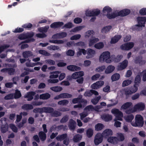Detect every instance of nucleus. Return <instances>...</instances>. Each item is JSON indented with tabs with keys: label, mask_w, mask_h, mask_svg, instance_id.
Segmentation results:
<instances>
[{
	"label": "nucleus",
	"mask_w": 146,
	"mask_h": 146,
	"mask_svg": "<svg viewBox=\"0 0 146 146\" xmlns=\"http://www.w3.org/2000/svg\"><path fill=\"white\" fill-rule=\"evenodd\" d=\"M111 9L108 7H106L103 9L104 13L107 12L108 14L107 16L109 19H113L118 16H125L128 15L130 13V11L128 9H124L119 11H115L112 13H110Z\"/></svg>",
	"instance_id": "f257e3e1"
},
{
	"label": "nucleus",
	"mask_w": 146,
	"mask_h": 146,
	"mask_svg": "<svg viewBox=\"0 0 146 146\" xmlns=\"http://www.w3.org/2000/svg\"><path fill=\"white\" fill-rule=\"evenodd\" d=\"M114 60V55H111L110 52L105 51L102 53L99 58V62L101 63L105 62L106 63L110 64Z\"/></svg>",
	"instance_id": "f03ea898"
},
{
	"label": "nucleus",
	"mask_w": 146,
	"mask_h": 146,
	"mask_svg": "<svg viewBox=\"0 0 146 146\" xmlns=\"http://www.w3.org/2000/svg\"><path fill=\"white\" fill-rule=\"evenodd\" d=\"M94 32L92 30H88L86 31L85 35V37L86 38L91 37L89 40V46L90 47L93 46L94 43L99 41V39L93 36L94 35Z\"/></svg>",
	"instance_id": "7ed1b4c3"
},
{
	"label": "nucleus",
	"mask_w": 146,
	"mask_h": 146,
	"mask_svg": "<svg viewBox=\"0 0 146 146\" xmlns=\"http://www.w3.org/2000/svg\"><path fill=\"white\" fill-rule=\"evenodd\" d=\"M82 53L84 55L87 53L86 58L88 59L93 57L96 54V52L95 50L91 48L88 49L87 51L84 49L79 48L77 52V56H80L82 55Z\"/></svg>",
	"instance_id": "20e7f679"
},
{
	"label": "nucleus",
	"mask_w": 146,
	"mask_h": 146,
	"mask_svg": "<svg viewBox=\"0 0 146 146\" xmlns=\"http://www.w3.org/2000/svg\"><path fill=\"white\" fill-rule=\"evenodd\" d=\"M102 108L101 106H96L94 108L92 106L90 105L86 107L84 109V112L80 114L81 119L83 120L84 118L87 116L88 113L92 111L95 110L97 111H99V110Z\"/></svg>",
	"instance_id": "39448f33"
},
{
	"label": "nucleus",
	"mask_w": 146,
	"mask_h": 146,
	"mask_svg": "<svg viewBox=\"0 0 146 146\" xmlns=\"http://www.w3.org/2000/svg\"><path fill=\"white\" fill-rule=\"evenodd\" d=\"M138 25H135L132 27L133 29L137 31L141 30L142 27H144L146 22V17H139L137 18Z\"/></svg>",
	"instance_id": "423d86ee"
},
{
	"label": "nucleus",
	"mask_w": 146,
	"mask_h": 146,
	"mask_svg": "<svg viewBox=\"0 0 146 146\" xmlns=\"http://www.w3.org/2000/svg\"><path fill=\"white\" fill-rule=\"evenodd\" d=\"M135 122H131V124L134 127H142L144 121L142 117L140 115H137L135 118Z\"/></svg>",
	"instance_id": "0eeeda50"
},
{
	"label": "nucleus",
	"mask_w": 146,
	"mask_h": 146,
	"mask_svg": "<svg viewBox=\"0 0 146 146\" xmlns=\"http://www.w3.org/2000/svg\"><path fill=\"white\" fill-rule=\"evenodd\" d=\"M111 112L115 116V120L117 119L119 121L122 120L123 113L118 109L116 108L113 109L111 110Z\"/></svg>",
	"instance_id": "6e6552de"
},
{
	"label": "nucleus",
	"mask_w": 146,
	"mask_h": 146,
	"mask_svg": "<svg viewBox=\"0 0 146 146\" xmlns=\"http://www.w3.org/2000/svg\"><path fill=\"white\" fill-rule=\"evenodd\" d=\"M139 86L134 84L133 86H131L129 88H127L125 89V94L126 95H131L136 92L138 90Z\"/></svg>",
	"instance_id": "1a4fd4ad"
},
{
	"label": "nucleus",
	"mask_w": 146,
	"mask_h": 146,
	"mask_svg": "<svg viewBox=\"0 0 146 146\" xmlns=\"http://www.w3.org/2000/svg\"><path fill=\"white\" fill-rule=\"evenodd\" d=\"M84 74V72L82 71L75 72L73 73L71 76H68L67 77V79L69 80L72 79H76L83 76Z\"/></svg>",
	"instance_id": "9d476101"
},
{
	"label": "nucleus",
	"mask_w": 146,
	"mask_h": 146,
	"mask_svg": "<svg viewBox=\"0 0 146 146\" xmlns=\"http://www.w3.org/2000/svg\"><path fill=\"white\" fill-rule=\"evenodd\" d=\"M65 76V74L64 73L62 72L60 73L58 79H49L48 80V82L50 83H57L59 82V80L61 81L63 80Z\"/></svg>",
	"instance_id": "9b49d317"
},
{
	"label": "nucleus",
	"mask_w": 146,
	"mask_h": 146,
	"mask_svg": "<svg viewBox=\"0 0 146 146\" xmlns=\"http://www.w3.org/2000/svg\"><path fill=\"white\" fill-rule=\"evenodd\" d=\"M134 44L133 42H129L122 44L120 46V48L122 50H129L134 46Z\"/></svg>",
	"instance_id": "f8f14e48"
},
{
	"label": "nucleus",
	"mask_w": 146,
	"mask_h": 146,
	"mask_svg": "<svg viewBox=\"0 0 146 146\" xmlns=\"http://www.w3.org/2000/svg\"><path fill=\"white\" fill-rule=\"evenodd\" d=\"M134 107L136 111H140L144 110L145 108V105L143 103L140 102L135 104Z\"/></svg>",
	"instance_id": "ddd939ff"
},
{
	"label": "nucleus",
	"mask_w": 146,
	"mask_h": 146,
	"mask_svg": "<svg viewBox=\"0 0 146 146\" xmlns=\"http://www.w3.org/2000/svg\"><path fill=\"white\" fill-rule=\"evenodd\" d=\"M128 64V61L125 60L121 62L117 66V69L118 71L122 70L127 66Z\"/></svg>",
	"instance_id": "4468645a"
},
{
	"label": "nucleus",
	"mask_w": 146,
	"mask_h": 146,
	"mask_svg": "<svg viewBox=\"0 0 146 146\" xmlns=\"http://www.w3.org/2000/svg\"><path fill=\"white\" fill-rule=\"evenodd\" d=\"M103 137L101 133H99L97 134L95 136L94 139L95 145H97L101 143L102 141Z\"/></svg>",
	"instance_id": "2eb2a0df"
},
{
	"label": "nucleus",
	"mask_w": 146,
	"mask_h": 146,
	"mask_svg": "<svg viewBox=\"0 0 146 146\" xmlns=\"http://www.w3.org/2000/svg\"><path fill=\"white\" fill-rule=\"evenodd\" d=\"M104 84V82L103 81H98L92 84L91 87L93 89L97 90L102 87Z\"/></svg>",
	"instance_id": "dca6fc26"
},
{
	"label": "nucleus",
	"mask_w": 146,
	"mask_h": 146,
	"mask_svg": "<svg viewBox=\"0 0 146 146\" xmlns=\"http://www.w3.org/2000/svg\"><path fill=\"white\" fill-rule=\"evenodd\" d=\"M100 11L99 10L94 9L93 10H87L86 11L85 14L87 16H96L99 15Z\"/></svg>",
	"instance_id": "f3484780"
},
{
	"label": "nucleus",
	"mask_w": 146,
	"mask_h": 146,
	"mask_svg": "<svg viewBox=\"0 0 146 146\" xmlns=\"http://www.w3.org/2000/svg\"><path fill=\"white\" fill-rule=\"evenodd\" d=\"M66 137L67 135L66 134H64L57 136L56 138L57 139L58 141H61L63 139H64V143L66 145H67L68 144L69 140Z\"/></svg>",
	"instance_id": "a211bd4d"
},
{
	"label": "nucleus",
	"mask_w": 146,
	"mask_h": 146,
	"mask_svg": "<svg viewBox=\"0 0 146 146\" xmlns=\"http://www.w3.org/2000/svg\"><path fill=\"white\" fill-rule=\"evenodd\" d=\"M112 131L110 129H105L102 133V135L104 138H107L109 136L113 135Z\"/></svg>",
	"instance_id": "6ab92c4d"
},
{
	"label": "nucleus",
	"mask_w": 146,
	"mask_h": 146,
	"mask_svg": "<svg viewBox=\"0 0 146 146\" xmlns=\"http://www.w3.org/2000/svg\"><path fill=\"white\" fill-rule=\"evenodd\" d=\"M71 94L67 93H63L60 94L59 95L56 96L54 99L58 100L60 98H70L72 97Z\"/></svg>",
	"instance_id": "aec40b11"
},
{
	"label": "nucleus",
	"mask_w": 146,
	"mask_h": 146,
	"mask_svg": "<svg viewBox=\"0 0 146 146\" xmlns=\"http://www.w3.org/2000/svg\"><path fill=\"white\" fill-rule=\"evenodd\" d=\"M115 69V67L112 65H110L108 66L105 70L106 74H110Z\"/></svg>",
	"instance_id": "412c9836"
},
{
	"label": "nucleus",
	"mask_w": 146,
	"mask_h": 146,
	"mask_svg": "<svg viewBox=\"0 0 146 146\" xmlns=\"http://www.w3.org/2000/svg\"><path fill=\"white\" fill-rule=\"evenodd\" d=\"M34 35V33L33 32L28 33L25 34H22L20 35L18 37L20 39H24L26 38H29L32 37Z\"/></svg>",
	"instance_id": "4be33fe9"
},
{
	"label": "nucleus",
	"mask_w": 146,
	"mask_h": 146,
	"mask_svg": "<svg viewBox=\"0 0 146 146\" xmlns=\"http://www.w3.org/2000/svg\"><path fill=\"white\" fill-rule=\"evenodd\" d=\"M121 35H116L112 37L110 42L111 44H115L121 39Z\"/></svg>",
	"instance_id": "5701e85b"
},
{
	"label": "nucleus",
	"mask_w": 146,
	"mask_h": 146,
	"mask_svg": "<svg viewBox=\"0 0 146 146\" xmlns=\"http://www.w3.org/2000/svg\"><path fill=\"white\" fill-rule=\"evenodd\" d=\"M60 73V72L56 71L50 72V75L49 76V78L50 79H57L58 76L59 74Z\"/></svg>",
	"instance_id": "b1692460"
},
{
	"label": "nucleus",
	"mask_w": 146,
	"mask_h": 146,
	"mask_svg": "<svg viewBox=\"0 0 146 146\" xmlns=\"http://www.w3.org/2000/svg\"><path fill=\"white\" fill-rule=\"evenodd\" d=\"M101 118L106 121H108L112 120V116L109 114H104L101 116Z\"/></svg>",
	"instance_id": "393cba45"
},
{
	"label": "nucleus",
	"mask_w": 146,
	"mask_h": 146,
	"mask_svg": "<svg viewBox=\"0 0 146 146\" xmlns=\"http://www.w3.org/2000/svg\"><path fill=\"white\" fill-rule=\"evenodd\" d=\"M35 93L33 92H28L24 96L25 98H27L28 101H30L33 98V96L35 95Z\"/></svg>",
	"instance_id": "a878e982"
},
{
	"label": "nucleus",
	"mask_w": 146,
	"mask_h": 146,
	"mask_svg": "<svg viewBox=\"0 0 146 146\" xmlns=\"http://www.w3.org/2000/svg\"><path fill=\"white\" fill-rule=\"evenodd\" d=\"M67 69L72 71H75L80 70L81 69L80 67L74 65H70L67 66Z\"/></svg>",
	"instance_id": "bb28decb"
},
{
	"label": "nucleus",
	"mask_w": 146,
	"mask_h": 146,
	"mask_svg": "<svg viewBox=\"0 0 146 146\" xmlns=\"http://www.w3.org/2000/svg\"><path fill=\"white\" fill-rule=\"evenodd\" d=\"M108 141L112 143H115L118 142V139L117 137L113 136H111L108 138Z\"/></svg>",
	"instance_id": "cd10ccee"
},
{
	"label": "nucleus",
	"mask_w": 146,
	"mask_h": 146,
	"mask_svg": "<svg viewBox=\"0 0 146 146\" xmlns=\"http://www.w3.org/2000/svg\"><path fill=\"white\" fill-rule=\"evenodd\" d=\"M134 62L135 63L139 64L140 65L143 64L145 63V61L142 60L141 57L140 56L136 58L135 59Z\"/></svg>",
	"instance_id": "c85d7f7f"
},
{
	"label": "nucleus",
	"mask_w": 146,
	"mask_h": 146,
	"mask_svg": "<svg viewBox=\"0 0 146 146\" xmlns=\"http://www.w3.org/2000/svg\"><path fill=\"white\" fill-rule=\"evenodd\" d=\"M111 26H107L102 28L101 30V32L103 33H107L111 29Z\"/></svg>",
	"instance_id": "c756f323"
},
{
	"label": "nucleus",
	"mask_w": 146,
	"mask_h": 146,
	"mask_svg": "<svg viewBox=\"0 0 146 146\" xmlns=\"http://www.w3.org/2000/svg\"><path fill=\"white\" fill-rule=\"evenodd\" d=\"M132 104L131 102H129L124 104L121 107V109L122 110H124L127 109L132 106Z\"/></svg>",
	"instance_id": "7c9ffc66"
},
{
	"label": "nucleus",
	"mask_w": 146,
	"mask_h": 146,
	"mask_svg": "<svg viewBox=\"0 0 146 146\" xmlns=\"http://www.w3.org/2000/svg\"><path fill=\"white\" fill-rule=\"evenodd\" d=\"M141 73H139L136 76L134 81V84L137 85L139 86V84L141 81V78L140 76H141Z\"/></svg>",
	"instance_id": "2f4dec72"
},
{
	"label": "nucleus",
	"mask_w": 146,
	"mask_h": 146,
	"mask_svg": "<svg viewBox=\"0 0 146 146\" xmlns=\"http://www.w3.org/2000/svg\"><path fill=\"white\" fill-rule=\"evenodd\" d=\"M94 47L97 49H101L103 48L104 47V43L102 42H100L94 45Z\"/></svg>",
	"instance_id": "473e14b6"
},
{
	"label": "nucleus",
	"mask_w": 146,
	"mask_h": 146,
	"mask_svg": "<svg viewBox=\"0 0 146 146\" xmlns=\"http://www.w3.org/2000/svg\"><path fill=\"white\" fill-rule=\"evenodd\" d=\"M120 78V75L117 73H115L113 74L111 77V79L112 82L117 81Z\"/></svg>",
	"instance_id": "72a5a7b5"
},
{
	"label": "nucleus",
	"mask_w": 146,
	"mask_h": 146,
	"mask_svg": "<svg viewBox=\"0 0 146 146\" xmlns=\"http://www.w3.org/2000/svg\"><path fill=\"white\" fill-rule=\"evenodd\" d=\"M63 25V23L61 22H54L51 24L50 27L52 28H56L60 27Z\"/></svg>",
	"instance_id": "f704fd0d"
},
{
	"label": "nucleus",
	"mask_w": 146,
	"mask_h": 146,
	"mask_svg": "<svg viewBox=\"0 0 146 146\" xmlns=\"http://www.w3.org/2000/svg\"><path fill=\"white\" fill-rule=\"evenodd\" d=\"M78 102H80L81 103H84L85 104L87 103V101L86 100H81L80 98H75L73 100L72 102L74 104H76Z\"/></svg>",
	"instance_id": "c9c22d12"
},
{
	"label": "nucleus",
	"mask_w": 146,
	"mask_h": 146,
	"mask_svg": "<svg viewBox=\"0 0 146 146\" xmlns=\"http://www.w3.org/2000/svg\"><path fill=\"white\" fill-rule=\"evenodd\" d=\"M50 89L52 91L55 92H58L61 91L63 89L60 86H55L51 87Z\"/></svg>",
	"instance_id": "e433bc0d"
},
{
	"label": "nucleus",
	"mask_w": 146,
	"mask_h": 146,
	"mask_svg": "<svg viewBox=\"0 0 146 146\" xmlns=\"http://www.w3.org/2000/svg\"><path fill=\"white\" fill-rule=\"evenodd\" d=\"M132 82V81L129 79H126L124 80L122 84L123 87L127 86L130 85Z\"/></svg>",
	"instance_id": "4c0bfd02"
},
{
	"label": "nucleus",
	"mask_w": 146,
	"mask_h": 146,
	"mask_svg": "<svg viewBox=\"0 0 146 146\" xmlns=\"http://www.w3.org/2000/svg\"><path fill=\"white\" fill-rule=\"evenodd\" d=\"M126 121L128 122H132L131 121L134 118V116L132 114L125 116L124 117Z\"/></svg>",
	"instance_id": "58836bf2"
},
{
	"label": "nucleus",
	"mask_w": 146,
	"mask_h": 146,
	"mask_svg": "<svg viewBox=\"0 0 146 146\" xmlns=\"http://www.w3.org/2000/svg\"><path fill=\"white\" fill-rule=\"evenodd\" d=\"M104 127V125L100 123H98L96 124L95 127V129L96 131H99L101 130Z\"/></svg>",
	"instance_id": "ea45409f"
},
{
	"label": "nucleus",
	"mask_w": 146,
	"mask_h": 146,
	"mask_svg": "<svg viewBox=\"0 0 146 146\" xmlns=\"http://www.w3.org/2000/svg\"><path fill=\"white\" fill-rule=\"evenodd\" d=\"M76 125V123L74 120H70L69 124V127L71 129H74Z\"/></svg>",
	"instance_id": "a19ab883"
},
{
	"label": "nucleus",
	"mask_w": 146,
	"mask_h": 146,
	"mask_svg": "<svg viewBox=\"0 0 146 146\" xmlns=\"http://www.w3.org/2000/svg\"><path fill=\"white\" fill-rule=\"evenodd\" d=\"M50 97V94L47 93L41 94L39 96L40 98L42 100H46Z\"/></svg>",
	"instance_id": "79ce46f5"
},
{
	"label": "nucleus",
	"mask_w": 146,
	"mask_h": 146,
	"mask_svg": "<svg viewBox=\"0 0 146 146\" xmlns=\"http://www.w3.org/2000/svg\"><path fill=\"white\" fill-rule=\"evenodd\" d=\"M42 64V63L40 62H38L36 63H31L30 61L29 62H27L26 63V64L27 66L28 67H33L35 65H41Z\"/></svg>",
	"instance_id": "37998d69"
},
{
	"label": "nucleus",
	"mask_w": 146,
	"mask_h": 146,
	"mask_svg": "<svg viewBox=\"0 0 146 146\" xmlns=\"http://www.w3.org/2000/svg\"><path fill=\"white\" fill-rule=\"evenodd\" d=\"M106 67L105 65H103L99 66L95 69V71L96 72H100L105 70Z\"/></svg>",
	"instance_id": "c03bdc74"
},
{
	"label": "nucleus",
	"mask_w": 146,
	"mask_h": 146,
	"mask_svg": "<svg viewBox=\"0 0 146 146\" xmlns=\"http://www.w3.org/2000/svg\"><path fill=\"white\" fill-rule=\"evenodd\" d=\"M93 134V130L91 128L88 129L86 131V135L88 137H91Z\"/></svg>",
	"instance_id": "a18cd8bd"
},
{
	"label": "nucleus",
	"mask_w": 146,
	"mask_h": 146,
	"mask_svg": "<svg viewBox=\"0 0 146 146\" xmlns=\"http://www.w3.org/2000/svg\"><path fill=\"white\" fill-rule=\"evenodd\" d=\"M82 138V136L80 135L77 134L75 135L73 139V140L75 142H77L81 140Z\"/></svg>",
	"instance_id": "49530a36"
},
{
	"label": "nucleus",
	"mask_w": 146,
	"mask_h": 146,
	"mask_svg": "<svg viewBox=\"0 0 146 146\" xmlns=\"http://www.w3.org/2000/svg\"><path fill=\"white\" fill-rule=\"evenodd\" d=\"M118 141H121L123 140L124 137L123 135L121 133H117V135Z\"/></svg>",
	"instance_id": "de8ad7c7"
},
{
	"label": "nucleus",
	"mask_w": 146,
	"mask_h": 146,
	"mask_svg": "<svg viewBox=\"0 0 146 146\" xmlns=\"http://www.w3.org/2000/svg\"><path fill=\"white\" fill-rule=\"evenodd\" d=\"M22 109L25 110H31L33 108V106L30 104H25L22 106Z\"/></svg>",
	"instance_id": "09e8293b"
},
{
	"label": "nucleus",
	"mask_w": 146,
	"mask_h": 146,
	"mask_svg": "<svg viewBox=\"0 0 146 146\" xmlns=\"http://www.w3.org/2000/svg\"><path fill=\"white\" fill-rule=\"evenodd\" d=\"M42 109V111L46 113H51L53 111V109L50 108L44 107Z\"/></svg>",
	"instance_id": "8fccbe9b"
},
{
	"label": "nucleus",
	"mask_w": 146,
	"mask_h": 146,
	"mask_svg": "<svg viewBox=\"0 0 146 146\" xmlns=\"http://www.w3.org/2000/svg\"><path fill=\"white\" fill-rule=\"evenodd\" d=\"M39 136L42 141H44L46 139V134L44 132L42 131L40 132L39 133Z\"/></svg>",
	"instance_id": "3c124183"
},
{
	"label": "nucleus",
	"mask_w": 146,
	"mask_h": 146,
	"mask_svg": "<svg viewBox=\"0 0 146 146\" xmlns=\"http://www.w3.org/2000/svg\"><path fill=\"white\" fill-rule=\"evenodd\" d=\"M1 71L3 72L8 71L9 73L10 74H11L14 72L15 70L12 68L10 69L9 70L7 68H4L1 70Z\"/></svg>",
	"instance_id": "603ef678"
},
{
	"label": "nucleus",
	"mask_w": 146,
	"mask_h": 146,
	"mask_svg": "<svg viewBox=\"0 0 146 146\" xmlns=\"http://www.w3.org/2000/svg\"><path fill=\"white\" fill-rule=\"evenodd\" d=\"M84 27L83 26H79L76 27L72 30V31L74 32H76L81 30Z\"/></svg>",
	"instance_id": "864d4df0"
},
{
	"label": "nucleus",
	"mask_w": 146,
	"mask_h": 146,
	"mask_svg": "<svg viewBox=\"0 0 146 146\" xmlns=\"http://www.w3.org/2000/svg\"><path fill=\"white\" fill-rule=\"evenodd\" d=\"M21 96V95L20 91L18 90H16L14 96V98H18L20 97Z\"/></svg>",
	"instance_id": "5fc2aeb1"
},
{
	"label": "nucleus",
	"mask_w": 146,
	"mask_h": 146,
	"mask_svg": "<svg viewBox=\"0 0 146 146\" xmlns=\"http://www.w3.org/2000/svg\"><path fill=\"white\" fill-rule=\"evenodd\" d=\"M23 56L25 58H28L32 55V53L29 51H26L23 52Z\"/></svg>",
	"instance_id": "6e6d98bb"
},
{
	"label": "nucleus",
	"mask_w": 146,
	"mask_h": 146,
	"mask_svg": "<svg viewBox=\"0 0 146 146\" xmlns=\"http://www.w3.org/2000/svg\"><path fill=\"white\" fill-rule=\"evenodd\" d=\"M47 48L50 50H58L59 47L58 46L51 45L48 47Z\"/></svg>",
	"instance_id": "4d7b16f0"
},
{
	"label": "nucleus",
	"mask_w": 146,
	"mask_h": 146,
	"mask_svg": "<svg viewBox=\"0 0 146 146\" xmlns=\"http://www.w3.org/2000/svg\"><path fill=\"white\" fill-rule=\"evenodd\" d=\"M123 56L122 55H118L116 57H115L114 55V60L113 61L114 62H118L120 61L121 60Z\"/></svg>",
	"instance_id": "13d9d810"
},
{
	"label": "nucleus",
	"mask_w": 146,
	"mask_h": 146,
	"mask_svg": "<svg viewBox=\"0 0 146 146\" xmlns=\"http://www.w3.org/2000/svg\"><path fill=\"white\" fill-rule=\"evenodd\" d=\"M81 36L80 34H76L71 37L70 39L71 40H77L79 39Z\"/></svg>",
	"instance_id": "bf43d9fd"
},
{
	"label": "nucleus",
	"mask_w": 146,
	"mask_h": 146,
	"mask_svg": "<svg viewBox=\"0 0 146 146\" xmlns=\"http://www.w3.org/2000/svg\"><path fill=\"white\" fill-rule=\"evenodd\" d=\"M9 127L13 132H17V128L14 124H10L9 125Z\"/></svg>",
	"instance_id": "052dcab7"
},
{
	"label": "nucleus",
	"mask_w": 146,
	"mask_h": 146,
	"mask_svg": "<svg viewBox=\"0 0 146 146\" xmlns=\"http://www.w3.org/2000/svg\"><path fill=\"white\" fill-rule=\"evenodd\" d=\"M49 28V27L46 26L44 27H41L38 29V30L40 32H46Z\"/></svg>",
	"instance_id": "680f3d73"
},
{
	"label": "nucleus",
	"mask_w": 146,
	"mask_h": 146,
	"mask_svg": "<svg viewBox=\"0 0 146 146\" xmlns=\"http://www.w3.org/2000/svg\"><path fill=\"white\" fill-rule=\"evenodd\" d=\"M8 126L7 124L3 125L1 127V130L2 133H5L8 130Z\"/></svg>",
	"instance_id": "e2e57ef3"
},
{
	"label": "nucleus",
	"mask_w": 146,
	"mask_h": 146,
	"mask_svg": "<svg viewBox=\"0 0 146 146\" xmlns=\"http://www.w3.org/2000/svg\"><path fill=\"white\" fill-rule=\"evenodd\" d=\"M74 51L71 49L68 50L66 52V55L68 56H72L74 55Z\"/></svg>",
	"instance_id": "0e129e2a"
},
{
	"label": "nucleus",
	"mask_w": 146,
	"mask_h": 146,
	"mask_svg": "<svg viewBox=\"0 0 146 146\" xmlns=\"http://www.w3.org/2000/svg\"><path fill=\"white\" fill-rule=\"evenodd\" d=\"M100 76V74H97L93 76L92 77L91 79L93 80L96 81L98 79Z\"/></svg>",
	"instance_id": "69168bd1"
},
{
	"label": "nucleus",
	"mask_w": 146,
	"mask_h": 146,
	"mask_svg": "<svg viewBox=\"0 0 146 146\" xmlns=\"http://www.w3.org/2000/svg\"><path fill=\"white\" fill-rule=\"evenodd\" d=\"M101 96H100L98 97L96 99H93L92 100V103L94 104H96L98 102L99 100L101 98Z\"/></svg>",
	"instance_id": "338daca9"
},
{
	"label": "nucleus",
	"mask_w": 146,
	"mask_h": 146,
	"mask_svg": "<svg viewBox=\"0 0 146 146\" xmlns=\"http://www.w3.org/2000/svg\"><path fill=\"white\" fill-rule=\"evenodd\" d=\"M114 120L115 121L114 126L117 127H120L121 124V123L120 121H117V120H118V119L115 120V118L114 119Z\"/></svg>",
	"instance_id": "774afa93"
}]
</instances>
